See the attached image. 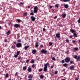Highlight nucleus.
I'll return each instance as SVG.
<instances>
[{"label": "nucleus", "instance_id": "obj_1", "mask_svg": "<svg viewBox=\"0 0 80 80\" xmlns=\"http://www.w3.org/2000/svg\"><path fill=\"white\" fill-rule=\"evenodd\" d=\"M49 67V63H47L44 65V67L43 68V71L46 72L47 71V67Z\"/></svg>", "mask_w": 80, "mask_h": 80}, {"label": "nucleus", "instance_id": "obj_2", "mask_svg": "<svg viewBox=\"0 0 80 80\" xmlns=\"http://www.w3.org/2000/svg\"><path fill=\"white\" fill-rule=\"evenodd\" d=\"M38 12V7L37 6H35L34 8L33 13H37Z\"/></svg>", "mask_w": 80, "mask_h": 80}, {"label": "nucleus", "instance_id": "obj_3", "mask_svg": "<svg viewBox=\"0 0 80 80\" xmlns=\"http://www.w3.org/2000/svg\"><path fill=\"white\" fill-rule=\"evenodd\" d=\"M40 52L43 54H46L47 53V51L45 50V49H42L41 51Z\"/></svg>", "mask_w": 80, "mask_h": 80}, {"label": "nucleus", "instance_id": "obj_4", "mask_svg": "<svg viewBox=\"0 0 80 80\" xmlns=\"http://www.w3.org/2000/svg\"><path fill=\"white\" fill-rule=\"evenodd\" d=\"M70 61V58L67 57L65 59V62L66 63H69Z\"/></svg>", "mask_w": 80, "mask_h": 80}, {"label": "nucleus", "instance_id": "obj_5", "mask_svg": "<svg viewBox=\"0 0 80 80\" xmlns=\"http://www.w3.org/2000/svg\"><path fill=\"white\" fill-rule=\"evenodd\" d=\"M16 47L17 48L22 47V44L20 43H18L16 44Z\"/></svg>", "mask_w": 80, "mask_h": 80}, {"label": "nucleus", "instance_id": "obj_6", "mask_svg": "<svg viewBox=\"0 0 80 80\" xmlns=\"http://www.w3.org/2000/svg\"><path fill=\"white\" fill-rule=\"evenodd\" d=\"M31 19L32 22H35L36 18L33 16H31Z\"/></svg>", "mask_w": 80, "mask_h": 80}, {"label": "nucleus", "instance_id": "obj_7", "mask_svg": "<svg viewBox=\"0 0 80 80\" xmlns=\"http://www.w3.org/2000/svg\"><path fill=\"white\" fill-rule=\"evenodd\" d=\"M32 54H35L37 53V50L35 49H33L32 51Z\"/></svg>", "mask_w": 80, "mask_h": 80}, {"label": "nucleus", "instance_id": "obj_8", "mask_svg": "<svg viewBox=\"0 0 80 80\" xmlns=\"http://www.w3.org/2000/svg\"><path fill=\"white\" fill-rule=\"evenodd\" d=\"M14 26L15 27H16V28H17V27H20V26L18 24H14Z\"/></svg>", "mask_w": 80, "mask_h": 80}, {"label": "nucleus", "instance_id": "obj_9", "mask_svg": "<svg viewBox=\"0 0 80 80\" xmlns=\"http://www.w3.org/2000/svg\"><path fill=\"white\" fill-rule=\"evenodd\" d=\"M60 33H58L56 34V37L57 38H60Z\"/></svg>", "mask_w": 80, "mask_h": 80}, {"label": "nucleus", "instance_id": "obj_10", "mask_svg": "<svg viewBox=\"0 0 80 80\" xmlns=\"http://www.w3.org/2000/svg\"><path fill=\"white\" fill-rule=\"evenodd\" d=\"M70 70H73L74 68H75V66L73 65H72L70 67Z\"/></svg>", "mask_w": 80, "mask_h": 80}, {"label": "nucleus", "instance_id": "obj_11", "mask_svg": "<svg viewBox=\"0 0 80 80\" xmlns=\"http://www.w3.org/2000/svg\"><path fill=\"white\" fill-rule=\"evenodd\" d=\"M35 47L36 48H38V42H36L35 45Z\"/></svg>", "mask_w": 80, "mask_h": 80}, {"label": "nucleus", "instance_id": "obj_12", "mask_svg": "<svg viewBox=\"0 0 80 80\" xmlns=\"http://www.w3.org/2000/svg\"><path fill=\"white\" fill-rule=\"evenodd\" d=\"M29 48V46L28 45L24 47V49L25 50H27L28 49V48Z\"/></svg>", "mask_w": 80, "mask_h": 80}, {"label": "nucleus", "instance_id": "obj_13", "mask_svg": "<svg viewBox=\"0 0 80 80\" xmlns=\"http://www.w3.org/2000/svg\"><path fill=\"white\" fill-rule=\"evenodd\" d=\"M64 6L65 8H68V4H64Z\"/></svg>", "mask_w": 80, "mask_h": 80}, {"label": "nucleus", "instance_id": "obj_14", "mask_svg": "<svg viewBox=\"0 0 80 80\" xmlns=\"http://www.w3.org/2000/svg\"><path fill=\"white\" fill-rule=\"evenodd\" d=\"M28 72H32V69H31L30 67L28 68Z\"/></svg>", "mask_w": 80, "mask_h": 80}, {"label": "nucleus", "instance_id": "obj_15", "mask_svg": "<svg viewBox=\"0 0 80 80\" xmlns=\"http://www.w3.org/2000/svg\"><path fill=\"white\" fill-rule=\"evenodd\" d=\"M28 78H33V75H30L28 76Z\"/></svg>", "mask_w": 80, "mask_h": 80}, {"label": "nucleus", "instance_id": "obj_16", "mask_svg": "<svg viewBox=\"0 0 80 80\" xmlns=\"http://www.w3.org/2000/svg\"><path fill=\"white\" fill-rule=\"evenodd\" d=\"M11 33V32L9 30L8 31V32L6 33V34L7 35H9V34H10Z\"/></svg>", "mask_w": 80, "mask_h": 80}, {"label": "nucleus", "instance_id": "obj_17", "mask_svg": "<svg viewBox=\"0 0 80 80\" xmlns=\"http://www.w3.org/2000/svg\"><path fill=\"white\" fill-rule=\"evenodd\" d=\"M80 56H78L77 58V61H78V62H80Z\"/></svg>", "mask_w": 80, "mask_h": 80}, {"label": "nucleus", "instance_id": "obj_18", "mask_svg": "<svg viewBox=\"0 0 80 80\" xmlns=\"http://www.w3.org/2000/svg\"><path fill=\"white\" fill-rule=\"evenodd\" d=\"M70 31H71V32H72V33H74V32H75V30L74 29H70Z\"/></svg>", "mask_w": 80, "mask_h": 80}, {"label": "nucleus", "instance_id": "obj_19", "mask_svg": "<svg viewBox=\"0 0 80 80\" xmlns=\"http://www.w3.org/2000/svg\"><path fill=\"white\" fill-rule=\"evenodd\" d=\"M28 13L27 12H26L23 14V17H26Z\"/></svg>", "mask_w": 80, "mask_h": 80}, {"label": "nucleus", "instance_id": "obj_20", "mask_svg": "<svg viewBox=\"0 0 80 80\" xmlns=\"http://www.w3.org/2000/svg\"><path fill=\"white\" fill-rule=\"evenodd\" d=\"M27 68V66L23 67L22 69L23 70L25 71V70H26Z\"/></svg>", "mask_w": 80, "mask_h": 80}, {"label": "nucleus", "instance_id": "obj_21", "mask_svg": "<svg viewBox=\"0 0 80 80\" xmlns=\"http://www.w3.org/2000/svg\"><path fill=\"white\" fill-rule=\"evenodd\" d=\"M73 57L74 58H75V59H77L78 58V56L77 55H74L73 56Z\"/></svg>", "mask_w": 80, "mask_h": 80}, {"label": "nucleus", "instance_id": "obj_22", "mask_svg": "<svg viewBox=\"0 0 80 80\" xmlns=\"http://www.w3.org/2000/svg\"><path fill=\"white\" fill-rule=\"evenodd\" d=\"M65 17H66V14L64 13V14H62V18H65Z\"/></svg>", "mask_w": 80, "mask_h": 80}, {"label": "nucleus", "instance_id": "obj_23", "mask_svg": "<svg viewBox=\"0 0 80 80\" xmlns=\"http://www.w3.org/2000/svg\"><path fill=\"white\" fill-rule=\"evenodd\" d=\"M70 0H62V1L64 2H69Z\"/></svg>", "mask_w": 80, "mask_h": 80}, {"label": "nucleus", "instance_id": "obj_24", "mask_svg": "<svg viewBox=\"0 0 80 80\" xmlns=\"http://www.w3.org/2000/svg\"><path fill=\"white\" fill-rule=\"evenodd\" d=\"M18 59L19 60H22V58L21 57H18Z\"/></svg>", "mask_w": 80, "mask_h": 80}, {"label": "nucleus", "instance_id": "obj_25", "mask_svg": "<svg viewBox=\"0 0 80 80\" xmlns=\"http://www.w3.org/2000/svg\"><path fill=\"white\" fill-rule=\"evenodd\" d=\"M20 51H18L17 52V55H19V54H20Z\"/></svg>", "mask_w": 80, "mask_h": 80}, {"label": "nucleus", "instance_id": "obj_26", "mask_svg": "<svg viewBox=\"0 0 80 80\" xmlns=\"http://www.w3.org/2000/svg\"><path fill=\"white\" fill-rule=\"evenodd\" d=\"M43 75H41L40 76V78H41V79H42V78H43Z\"/></svg>", "mask_w": 80, "mask_h": 80}, {"label": "nucleus", "instance_id": "obj_27", "mask_svg": "<svg viewBox=\"0 0 80 80\" xmlns=\"http://www.w3.org/2000/svg\"><path fill=\"white\" fill-rule=\"evenodd\" d=\"M73 35H74V36L75 37H77V34L75 32L73 33Z\"/></svg>", "mask_w": 80, "mask_h": 80}, {"label": "nucleus", "instance_id": "obj_28", "mask_svg": "<svg viewBox=\"0 0 80 80\" xmlns=\"http://www.w3.org/2000/svg\"><path fill=\"white\" fill-rule=\"evenodd\" d=\"M55 7L57 8H58V4H57L55 5Z\"/></svg>", "mask_w": 80, "mask_h": 80}, {"label": "nucleus", "instance_id": "obj_29", "mask_svg": "<svg viewBox=\"0 0 80 80\" xmlns=\"http://www.w3.org/2000/svg\"><path fill=\"white\" fill-rule=\"evenodd\" d=\"M62 63H65V60H62L61 61Z\"/></svg>", "mask_w": 80, "mask_h": 80}, {"label": "nucleus", "instance_id": "obj_30", "mask_svg": "<svg viewBox=\"0 0 80 80\" xmlns=\"http://www.w3.org/2000/svg\"><path fill=\"white\" fill-rule=\"evenodd\" d=\"M42 68H41L38 69V71L39 72H42Z\"/></svg>", "mask_w": 80, "mask_h": 80}, {"label": "nucleus", "instance_id": "obj_31", "mask_svg": "<svg viewBox=\"0 0 80 80\" xmlns=\"http://www.w3.org/2000/svg\"><path fill=\"white\" fill-rule=\"evenodd\" d=\"M78 48H74V50H75V51H77L78 50Z\"/></svg>", "mask_w": 80, "mask_h": 80}, {"label": "nucleus", "instance_id": "obj_32", "mask_svg": "<svg viewBox=\"0 0 80 80\" xmlns=\"http://www.w3.org/2000/svg\"><path fill=\"white\" fill-rule=\"evenodd\" d=\"M52 44H53L52 42H49V46H52Z\"/></svg>", "mask_w": 80, "mask_h": 80}, {"label": "nucleus", "instance_id": "obj_33", "mask_svg": "<svg viewBox=\"0 0 80 80\" xmlns=\"http://www.w3.org/2000/svg\"><path fill=\"white\" fill-rule=\"evenodd\" d=\"M34 15V13H33V12H31L30 13V15Z\"/></svg>", "mask_w": 80, "mask_h": 80}, {"label": "nucleus", "instance_id": "obj_34", "mask_svg": "<svg viewBox=\"0 0 80 80\" xmlns=\"http://www.w3.org/2000/svg\"><path fill=\"white\" fill-rule=\"evenodd\" d=\"M8 77V73L6 74L5 75V78H7Z\"/></svg>", "mask_w": 80, "mask_h": 80}, {"label": "nucleus", "instance_id": "obj_35", "mask_svg": "<svg viewBox=\"0 0 80 80\" xmlns=\"http://www.w3.org/2000/svg\"><path fill=\"white\" fill-rule=\"evenodd\" d=\"M17 21H18V23H20V22H21V21L19 19H18L17 20Z\"/></svg>", "mask_w": 80, "mask_h": 80}, {"label": "nucleus", "instance_id": "obj_36", "mask_svg": "<svg viewBox=\"0 0 80 80\" xmlns=\"http://www.w3.org/2000/svg\"><path fill=\"white\" fill-rule=\"evenodd\" d=\"M67 65V63H65V64H63V67H65Z\"/></svg>", "mask_w": 80, "mask_h": 80}, {"label": "nucleus", "instance_id": "obj_37", "mask_svg": "<svg viewBox=\"0 0 80 80\" xmlns=\"http://www.w3.org/2000/svg\"><path fill=\"white\" fill-rule=\"evenodd\" d=\"M18 55H17H17H15L14 56V57H15V58H17V57H18Z\"/></svg>", "mask_w": 80, "mask_h": 80}, {"label": "nucleus", "instance_id": "obj_38", "mask_svg": "<svg viewBox=\"0 0 80 80\" xmlns=\"http://www.w3.org/2000/svg\"><path fill=\"white\" fill-rule=\"evenodd\" d=\"M58 73V71H55L54 72L55 74L56 75V74H57V73Z\"/></svg>", "mask_w": 80, "mask_h": 80}, {"label": "nucleus", "instance_id": "obj_39", "mask_svg": "<svg viewBox=\"0 0 80 80\" xmlns=\"http://www.w3.org/2000/svg\"><path fill=\"white\" fill-rule=\"evenodd\" d=\"M31 63H34V60H31Z\"/></svg>", "mask_w": 80, "mask_h": 80}, {"label": "nucleus", "instance_id": "obj_40", "mask_svg": "<svg viewBox=\"0 0 80 80\" xmlns=\"http://www.w3.org/2000/svg\"><path fill=\"white\" fill-rule=\"evenodd\" d=\"M22 41L21 39H18V41L17 42H20Z\"/></svg>", "mask_w": 80, "mask_h": 80}, {"label": "nucleus", "instance_id": "obj_41", "mask_svg": "<svg viewBox=\"0 0 80 80\" xmlns=\"http://www.w3.org/2000/svg\"><path fill=\"white\" fill-rule=\"evenodd\" d=\"M15 76H17V75H18V73H17V72H16V73L15 74Z\"/></svg>", "mask_w": 80, "mask_h": 80}, {"label": "nucleus", "instance_id": "obj_42", "mask_svg": "<svg viewBox=\"0 0 80 80\" xmlns=\"http://www.w3.org/2000/svg\"><path fill=\"white\" fill-rule=\"evenodd\" d=\"M75 42H76V41L75 40H72V42L73 43H75Z\"/></svg>", "mask_w": 80, "mask_h": 80}, {"label": "nucleus", "instance_id": "obj_43", "mask_svg": "<svg viewBox=\"0 0 80 80\" xmlns=\"http://www.w3.org/2000/svg\"><path fill=\"white\" fill-rule=\"evenodd\" d=\"M73 63V62L72 61H70V63L71 64H72Z\"/></svg>", "mask_w": 80, "mask_h": 80}, {"label": "nucleus", "instance_id": "obj_44", "mask_svg": "<svg viewBox=\"0 0 80 80\" xmlns=\"http://www.w3.org/2000/svg\"><path fill=\"white\" fill-rule=\"evenodd\" d=\"M66 42H69V40H68V39H66Z\"/></svg>", "mask_w": 80, "mask_h": 80}, {"label": "nucleus", "instance_id": "obj_45", "mask_svg": "<svg viewBox=\"0 0 80 80\" xmlns=\"http://www.w3.org/2000/svg\"><path fill=\"white\" fill-rule=\"evenodd\" d=\"M52 59L53 60H55V58H54V57H53L52 58Z\"/></svg>", "mask_w": 80, "mask_h": 80}, {"label": "nucleus", "instance_id": "obj_46", "mask_svg": "<svg viewBox=\"0 0 80 80\" xmlns=\"http://www.w3.org/2000/svg\"><path fill=\"white\" fill-rule=\"evenodd\" d=\"M43 45L42 44L40 46V48H43Z\"/></svg>", "mask_w": 80, "mask_h": 80}, {"label": "nucleus", "instance_id": "obj_47", "mask_svg": "<svg viewBox=\"0 0 80 80\" xmlns=\"http://www.w3.org/2000/svg\"><path fill=\"white\" fill-rule=\"evenodd\" d=\"M35 67V64H33L32 65V67L33 68H34V67Z\"/></svg>", "mask_w": 80, "mask_h": 80}, {"label": "nucleus", "instance_id": "obj_48", "mask_svg": "<svg viewBox=\"0 0 80 80\" xmlns=\"http://www.w3.org/2000/svg\"><path fill=\"white\" fill-rule=\"evenodd\" d=\"M78 23H80V18L78 19Z\"/></svg>", "mask_w": 80, "mask_h": 80}, {"label": "nucleus", "instance_id": "obj_49", "mask_svg": "<svg viewBox=\"0 0 80 80\" xmlns=\"http://www.w3.org/2000/svg\"><path fill=\"white\" fill-rule=\"evenodd\" d=\"M26 62L27 63H28V62H29V60H27L26 61Z\"/></svg>", "mask_w": 80, "mask_h": 80}, {"label": "nucleus", "instance_id": "obj_50", "mask_svg": "<svg viewBox=\"0 0 80 80\" xmlns=\"http://www.w3.org/2000/svg\"><path fill=\"white\" fill-rule=\"evenodd\" d=\"M53 67H54L53 66H51V68H53Z\"/></svg>", "mask_w": 80, "mask_h": 80}, {"label": "nucleus", "instance_id": "obj_51", "mask_svg": "<svg viewBox=\"0 0 80 80\" xmlns=\"http://www.w3.org/2000/svg\"><path fill=\"white\" fill-rule=\"evenodd\" d=\"M57 18V16L54 17V19H56Z\"/></svg>", "mask_w": 80, "mask_h": 80}, {"label": "nucleus", "instance_id": "obj_52", "mask_svg": "<svg viewBox=\"0 0 80 80\" xmlns=\"http://www.w3.org/2000/svg\"><path fill=\"white\" fill-rule=\"evenodd\" d=\"M69 38H72V35L70 36L69 37Z\"/></svg>", "mask_w": 80, "mask_h": 80}, {"label": "nucleus", "instance_id": "obj_53", "mask_svg": "<svg viewBox=\"0 0 80 80\" xmlns=\"http://www.w3.org/2000/svg\"><path fill=\"white\" fill-rule=\"evenodd\" d=\"M43 31H45V30H46V29H45V28H43Z\"/></svg>", "mask_w": 80, "mask_h": 80}, {"label": "nucleus", "instance_id": "obj_54", "mask_svg": "<svg viewBox=\"0 0 80 80\" xmlns=\"http://www.w3.org/2000/svg\"><path fill=\"white\" fill-rule=\"evenodd\" d=\"M7 39H5V40H4L5 42H7Z\"/></svg>", "mask_w": 80, "mask_h": 80}, {"label": "nucleus", "instance_id": "obj_55", "mask_svg": "<svg viewBox=\"0 0 80 80\" xmlns=\"http://www.w3.org/2000/svg\"><path fill=\"white\" fill-rule=\"evenodd\" d=\"M49 8H52V6H51L49 7Z\"/></svg>", "mask_w": 80, "mask_h": 80}, {"label": "nucleus", "instance_id": "obj_56", "mask_svg": "<svg viewBox=\"0 0 80 80\" xmlns=\"http://www.w3.org/2000/svg\"><path fill=\"white\" fill-rule=\"evenodd\" d=\"M11 48H12V49H13V48H14L13 47V46H12Z\"/></svg>", "mask_w": 80, "mask_h": 80}, {"label": "nucleus", "instance_id": "obj_57", "mask_svg": "<svg viewBox=\"0 0 80 80\" xmlns=\"http://www.w3.org/2000/svg\"><path fill=\"white\" fill-rule=\"evenodd\" d=\"M75 80H78V78H75Z\"/></svg>", "mask_w": 80, "mask_h": 80}, {"label": "nucleus", "instance_id": "obj_58", "mask_svg": "<svg viewBox=\"0 0 80 80\" xmlns=\"http://www.w3.org/2000/svg\"><path fill=\"white\" fill-rule=\"evenodd\" d=\"M63 74L64 75H66V72H65L64 73H63Z\"/></svg>", "mask_w": 80, "mask_h": 80}, {"label": "nucleus", "instance_id": "obj_59", "mask_svg": "<svg viewBox=\"0 0 80 80\" xmlns=\"http://www.w3.org/2000/svg\"><path fill=\"white\" fill-rule=\"evenodd\" d=\"M30 6H28V8H30Z\"/></svg>", "mask_w": 80, "mask_h": 80}, {"label": "nucleus", "instance_id": "obj_60", "mask_svg": "<svg viewBox=\"0 0 80 80\" xmlns=\"http://www.w3.org/2000/svg\"><path fill=\"white\" fill-rule=\"evenodd\" d=\"M61 80H65V79H62Z\"/></svg>", "mask_w": 80, "mask_h": 80}, {"label": "nucleus", "instance_id": "obj_61", "mask_svg": "<svg viewBox=\"0 0 80 80\" xmlns=\"http://www.w3.org/2000/svg\"><path fill=\"white\" fill-rule=\"evenodd\" d=\"M2 28V27L1 26H0V29Z\"/></svg>", "mask_w": 80, "mask_h": 80}, {"label": "nucleus", "instance_id": "obj_62", "mask_svg": "<svg viewBox=\"0 0 80 80\" xmlns=\"http://www.w3.org/2000/svg\"><path fill=\"white\" fill-rule=\"evenodd\" d=\"M31 12H33V11L32 10H31Z\"/></svg>", "mask_w": 80, "mask_h": 80}, {"label": "nucleus", "instance_id": "obj_63", "mask_svg": "<svg viewBox=\"0 0 80 80\" xmlns=\"http://www.w3.org/2000/svg\"><path fill=\"white\" fill-rule=\"evenodd\" d=\"M79 42H80V40H79Z\"/></svg>", "mask_w": 80, "mask_h": 80}, {"label": "nucleus", "instance_id": "obj_64", "mask_svg": "<svg viewBox=\"0 0 80 80\" xmlns=\"http://www.w3.org/2000/svg\"><path fill=\"white\" fill-rule=\"evenodd\" d=\"M28 80H32V79H29Z\"/></svg>", "mask_w": 80, "mask_h": 80}]
</instances>
